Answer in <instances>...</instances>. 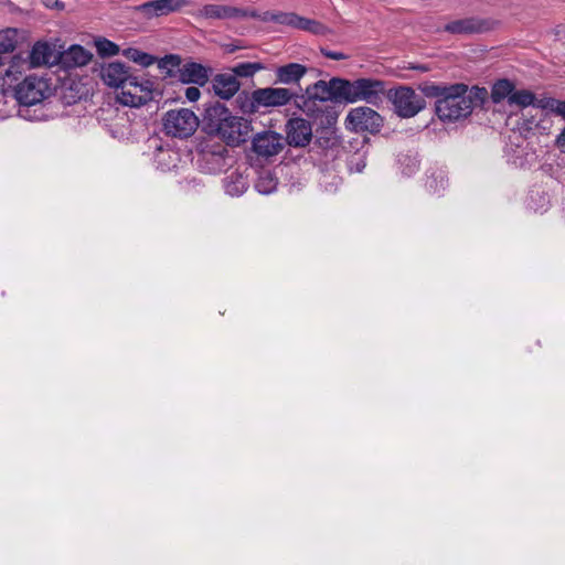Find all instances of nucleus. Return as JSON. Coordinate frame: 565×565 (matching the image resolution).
<instances>
[{
  "mask_svg": "<svg viewBox=\"0 0 565 565\" xmlns=\"http://www.w3.org/2000/svg\"><path fill=\"white\" fill-rule=\"evenodd\" d=\"M419 88L426 97L436 99L435 111L444 122H456L468 118L475 108H482L489 98L486 87H469L463 83H426Z\"/></svg>",
  "mask_w": 565,
  "mask_h": 565,
  "instance_id": "f257e3e1",
  "label": "nucleus"
},
{
  "mask_svg": "<svg viewBox=\"0 0 565 565\" xmlns=\"http://www.w3.org/2000/svg\"><path fill=\"white\" fill-rule=\"evenodd\" d=\"M339 84L342 87L339 89V94H342V103L344 104L363 100L370 105L379 106L387 93L385 82L375 78L363 77L355 81L342 78Z\"/></svg>",
  "mask_w": 565,
  "mask_h": 565,
  "instance_id": "f03ea898",
  "label": "nucleus"
},
{
  "mask_svg": "<svg viewBox=\"0 0 565 565\" xmlns=\"http://www.w3.org/2000/svg\"><path fill=\"white\" fill-rule=\"evenodd\" d=\"M296 92L287 87H264L252 92L246 104L242 106L246 113H256L260 107H282L295 102Z\"/></svg>",
  "mask_w": 565,
  "mask_h": 565,
  "instance_id": "7ed1b4c3",
  "label": "nucleus"
},
{
  "mask_svg": "<svg viewBox=\"0 0 565 565\" xmlns=\"http://www.w3.org/2000/svg\"><path fill=\"white\" fill-rule=\"evenodd\" d=\"M392 103L394 113L401 118H412L426 107V100L411 86L401 85L386 93Z\"/></svg>",
  "mask_w": 565,
  "mask_h": 565,
  "instance_id": "20e7f679",
  "label": "nucleus"
},
{
  "mask_svg": "<svg viewBox=\"0 0 565 565\" xmlns=\"http://www.w3.org/2000/svg\"><path fill=\"white\" fill-rule=\"evenodd\" d=\"M162 121L164 132L180 139L192 136L200 124L198 116L188 108L167 111Z\"/></svg>",
  "mask_w": 565,
  "mask_h": 565,
  "instance_id": "39448f33",
  "label": "nucleus"
},
{
  "mask_svg": "<svg viewBox=\"0 0 565 565\" xmlns=\"http://www.w3.org/2000/svg\"><path fill=\"white\" fill-rule=\"evenodd\" d=\"M153 85L151 79L131 75L117 95V100L129 107L145 105L152 99Z\"/></svg>",
  "mask_w": 565,
  "mask_h": 565,
  "instance_id": "423d86ee",
  "label": "nucleus"
},
{
  "mask_svg": "<svg viewBox=\"0 0 565 565\" xmlns=\"http://www.w3.org/2000/svg\"><path fill=\"white\" fill-rule=\"evenodd\" d=\"M294 104L318 125L330 126L337 124L338 114L332 106L318 102L305 93H296Z\"/></svg>",
  "mask_w": 565,
  "mask_h": 565,
  "instance_id": "0eeeda50",
  "label": "nucleus"
},
{
  "mask_svg": "<svg viewBox=\"0 0 565 565\" xmlns=\"http://www.w3.org/2000/svg\"><path fill=\"white\" fill-rule=\"evenodd\" d=\"M49 94L50 86L47 81L34 75L26 76L13 89L14 98L23 106L39 104L44 100Z\"/></svg>",
  "mask_w": 565,
  "mask_h": 565,
  "instance_id": "6e6552de",
  "label": "nucleus"
},
{
  "mask_svg": "<svg viewBox=\"0 0 565 565\" xmlns=\"http://www.w3.org/2000/svg\"><path fill=\"white\" fill-rule=\"evenodd\" d=\"M249 131L250 122L247 119L230 114L215 135L228 146H238L247 140Z\"/></svg>",
  "mask_w": 565,
  "mask_h": 565,
  "instance_id": "1a4fd4ad",
  "label": "nucleus"
},
{
  "mask_svg": "<svg viewBox=\"0 0 565 565\" xmlns=\"http://www.w3.org/2000/svg\"><path fill=\"white\" fill-rule=\"evenodd\" d=\"M347 122L354 131L374 132L380 130L383 119L374 109L361 106L349 111Z\"/></svg>",
  "mask_w": 565,
  "mask_h": 565,
  "instance_id": "9d476101",
  "label": "nucleus"
},
{
  "mask_svg": "<svg viewBox=\"0 0 565 565\" xmlns=\"http://www.w3.org/2000/svg\"><path fill=\"white\" fill-rule=\"evenodd\" d=\"M286 141L295 148H305L312 140V126L310 121L301 117L290 118L285 126Z\"/></svg>",
  "mask_w": 565,
  "mask_h": 565,
  "instance_id": "9b49d317",
  "label": "nucleus"
},
{
  "mask_svg": "<svg viewBox=\"0 0 565 565\" xmlns=\"http://www.w3.org/2000/svg\"><path fill=\"white\" fill-rule=\"evenodd\" d=\"M285 146L284 137L273 130H266L256 134L252 139L253 151L262 158H271L277 156Z\"/></svg>",
  "mask_w": 565,
  "mask_h": 565,
  "instance_id": "f8f14e48",
  "label": "nucleus"
},
{
  "mask_svg": "<svg viewBox=\"0 0 565 565\" xmlns=\"http://www.w3.org/2000/svg\"><path fill=\"white\" fill-rule=\"evenodd\" d=\"M188 4L189 0H150L134 7V11L147 20H151L178 12Z\"/></svg>",
  "mask_w": 565,
  "mask_h": 565,
  "instance_id": "ddd939ff",
  "label": "nucleus"
},
{
  "mask_svg": "<svg viewBox=\"0 0 565 565\" xmlns=\"http://www.w3.org/2000/svg\"><path fill=\"white\" fill-rule=\"evenodd\" d=\"M198 17L209 20H239L246 18H256L257 13L243 8H236L232 6L204 4L198 12Z\"/></svg>",
  "mask_w": 565,
  "mask_h": 565,
  "instance_id": "4468645a",
  "label": "nucleus"
},
{
  "mask_svg": "<svg viewBox=\"0 0 565 565\" xmlns=\"http://www.w3.org/2000/svg\"><path fill=\"white\" fill-rule=\"evenodd\" d=\"M339 82H342V78L333 77L329 82L320 79L308 85L303 93L324 104L328 102L342 103V94H339V89L342 87Z\"/></svg>",
  "mask_w": 565,
  "mask_h": 565,
  "instance_id": "2eb2a0df",
  "label": "nucleus"
},
{
  "mask_svg": "<svg viewBox=\"0 0 565 565\" xmlns=\"http://www.w3.org/2000/svg\"><path fill=\"white\" fill-rule=\"evenodd\" d=\"M211 73V67L196 62H188L178 70V79L183 84L204 86L209 82Z\"/></svg>",
  "mask_w": 565,
  "mask_h": 565,
  "instance_id": "dca6fc26",
  "label": "nucleus"
},
{
  "mask_svg": "<svg viewBox=\"0 0 565 565\" xmlns=\"http://www.w3.org/2000/svg\"><path fill=\"white\" fill-rule=\"evenodd\" d=\"M230 114V110L220 102L206 104L202 118L203 129L209 135H215Z\"/></svg>",
  "mask_w": 565,
  "mask_h": 565,
  "instance_id": "f3484780",
  "label": "nucleus"
},
{
  "mask_svg": "<svg viewBox=\"0 0 565 565\" xmlns=\"http://www.w3.org/2000/svg\"><path fill=\"white\" fill-rule=\"evenodd\" d=\"M489 29V24L486 20L478 18H465L451 21L444 26V31L458 34L468 35L475 33H481Z\"/></svg>",
  "mask_w": 565,
  "mask_h": 565,
  "instance_id": "a211bd4d",
  "label": "nucleus"
},
{
  "mask_svg": "<svg viewBox=\"0 0 565 565\" xmlns=\"http://www.w3.org/2000/svg\"><path fill=\"white\" fill-rule=\"evenodd\" d=\"M131 75L128 67L120 62L109 63L104 65L100 70V76L104 83L110 87L120 89Z\"/></svg>",
  "mask_w": 565,
  "mask_h": 565,
  "instance_id": "6ab92c4d",
  "label": "nucleus"
},
{
  "mask_svg": "<svg viewBox=\"0 0 565 565\" xmlns=\"http://www.w3.org/2000/svg\"><path fill=\"white\" fill-rule=\"evenodd\" d=\"M308 68L299 63H289L275 70V84L294 85L307 74Z\"/></svg>",
  "mask_w": 565,
  "mask_h": 565,
  "instance_id": "aec40b11",
  "label": "nucleus"
},
{
  "mask_svg": "<svg viewBox=\"0 0 565 565\" xmlns=\"http://www.w3.org/2000/svg\"><path fill=\"white\" fill-rule=\"evenodd\" d=\"M239 82L233 74H218L213 79V89L223 99H230L239 89Z\"/></svg>",
  "mask_w": 565,
  "mask_h": 565,
  "instance_id": "412c9836",
  "label": "nucleus"
},
{
  "mask_svg": "<svg viewBox=\"0 0 565 565\" xmlns=\"http://www.w3.org/2000/svg\"><path fill=\"white\" fill-rule=\"evenodd\" d=\"M29 58L32 67L51 64L52 58H54V50L47 43L36 42L30 52Z\"/></svg>",
  "mask_w": 565,
  "mask_h": 565,
  "instance_id": "4be33fe9",
  "label": "nucleus"
},
{
  "mask_svg": "<svg viewBox=\"0 0 565 565\" xmlns=\"http://www.w3.org/2000/svg\"><path fill=\"white\" fill-rule=\"evenodd\" d=\"M515 85L508 78L498 79L491 87L490 98L493 104H500L504 99L510 104V96L513 95Z\"/></svg>",
  "mask_w": 565,
  "mask_h": 565,
  "instance_id": "5701e85b",
  "label": "nucleus"
},
{
  "mask_svg": "<svg viewBox=\"0 0 565 565\" xmlns=\"http://www.w3.org/2000/svg\"><path fill=\"white\" fill-rule=\"evenodd\" d=\"M447 181L445 169L435 167L427 171L426 188L429 191L438 193L440 190L445 189Z\"/></svg>",
  "mask_w": 565,
  "mask_h": 565,
  "instance_id": "b1692460",
  "label": "nucleus"
},
{
  "mask_svg": "<svg viewBox=\"0 0 565 565\" xmlns=\"http://www.w3.org/2000/svg\"><path fill=\"white\" fill-rule=\"evenodd\" d=\"M335 125H319L317 129L316 142L324 149L331 148L337 145L338 137L335 135Z\"/></svg>",
  "mask_w": 565,
  "mask_h": 565,
  "instance_id": "393cba45",
  "label": "nucleus"
},
{
  "mask_svg": "<svg viewBox=\"0 0 565 565\" xmlns=\"http://www.w3.org/2000/svg\"><path fill=\"white\" fill-rule=\"evenodd\" d=\"M18 44V32L15 29L0 31V54L7 56L13 53Z\"/></svg>",
  "mask_w": 565,
  "mask_h": 565,
  "instance_id": "a878e982",
  "label": "nucleus"
},
{
  "mask_svg": "<svg viewBox=\"0 0 565 565\" xmlns=\"http://www.w3.org/2000/svg\"><path fill=\"white\" fill-rule=\"evenodd\" d=\"M224 188L227 194L237 196L245 192L247 183L241 174L232 173L225 178Z\"/></svg>",
  "mask_w": 565,
  "mask_h": 565,
  "instance_id": "bb28decb",
  "label": "nucleus"
},
{
  "mask_svg": "<svg viewBox=\"0 0 565 565\" xmlns=\"http://www.w3.org/2000/svg\"><path fill=\"white\" fill-rule=\"evenodd\" d=\"M509 105H515L522 108L531 105L540 107V100H536L535 95L529 89H514L513 95L510 96Z\"/></svg>",
  "mask_w": 565,
  "mask_h": 565,
  "instance_id": "cd10ccee",
  "label": "nucleus"
},
{
  "mask_svg": "<svg viewBox=\"0 0 565 565\" xmlns=\"http://www.w3.org/2000/svg\"><path fill=\"white\" fill-rule=\"evenodd\" d=\"M265 70L263 63L245 62L233 66L232 72L235 77H253L257 72Z\"/></svg>",
  "mask_w": 565,
  "mask_h": 565,
  "instance_id": "c85d7f7f",
  "label": "nucleus"
},
{
  "mask_svg": "<svg viewBox=\"0 0 565 565\" xmlns=\"http://www.w3.org/2000/svg\"><path fill=\"white\" fill-rule=\"evenodd\" d=\"M124 55L143 67H148L156 62V57L149 53L142 52L135 47H128L124 51Z\"/></svg>",
  "mask_w": 565,
  "mask_h": 565,
  "instance_id": "c756f323",
  "label": "nucleus"
},
{
  "mask_svg": "<svg viewBox=\"0 0 565 565\" xmlns=\"http://www.w3.org/2000/svg\"><path fill=\"white\" fill-rule=\"evenodd\" d=\"M297 29L308 31L317 35H323L328 32V28L317 20L300 18Z\"/></svg>",
  "mask_w": 565,
  "mask_h": 565,
  "instance_id": "7c9ffc66",
  "label": "nucleus"
},
{
  "mask_svg": "<svg viewBox=\"0 0 565 565\" xmlns=\"http://www.w3.org/2000/svg\"><path fill=\"white\" fill-rule=\"evenodd\" d=\"M300 15L292 12H278L271 13L269 20L279 24L289 25L297 29L298 23L300 22Z\"/></svg>",
  "mask_w": 565,
  "mask_h": 565,
  "instance_id": "2f4dec72",
  "label": "nucleus"
},
{
  "mask_svg": "<svg viewBox=\"0 0 565 565\" xmlns=\"http://www.w3.org/2000/svg\"><path fill=\"white\" fill-rule=\"evenodd\" d=\"M276 186L277 180L270 173L262 174L255 184L257 191L263 194L271 193L273 191H275Z\"/></svg>",
  "mask_w": 565,
  "mask_h": 565,
  "instance_id": "473e14b6",
  "label": "nucleus"
},
{
  "mask_svg": "<svg viewBox=\"0 0 565 565\" xmlns=\"http://www.w3.org/2000/svg\"><path fill=\"white\" fill-rule=\"evenodd\" d=\"M68 56L77 66L86 65L92 58V54L79 45H73L68 51Z\"/></svg>",
  "mask_w": 565,
  "mask_h": 565,
  "instance_id": "72a5a7b5",
  "label": "nucleus"
},
{
  "mask_svg": "<svg viewBox=\"0 0 565 565\" xmlns=\"http://www.w3.org/2000/svg\"><path fill=\"white\" fill-rule=\"evenodd\" d=\"M95 44L100 56H113L119 52V46L107 39H98Z\"/></svg>",
  "mask_w": 565,
  "mask_h": 565,
  "instance_id": "f704fd0d",
  "label": "nucleus"
},
{
  "mask_svg": "<svg viewBox=\"0 0 565 565\" xmlns=\"http://www.w3.org/2000/svg\"><path fill=\"white\" fill-rule=\"evenodd\" d=\"M541 108H551L555 114L565 118V100L547 99L540 100Z\"/></svg>",
  "mask_w": 565,
  "mask_h": 565,
  "instance_id": "c9c22d12",
  "label": "nucleus"
},
{
  "mask_svg": "<svg viewBox=\"0 0 565 565\" xmlns=\"http://www.w3.org/2000/svg\"><path fill=\"white\" fill-rule=\"evenodd\" d=\"M159 66L162 68L169 67L171 68H180L182 66L181 64V57L179 55H166L159 63Z\"/></svg>",
  "mask_w": 565,
  "mask_h": 565,
  "instance_id": "e433bc0d",
  "label": "nucleus"
},
{
  "mask_svg": "<svg viewBox=\"0 0 565 565\" xmlns=\"http://www.w3.org/2000/svg\"><path fill=\"white\" fill-rule=\"evenodd\" d=\"M201 96V92L198 87L190 86L185 89V97L189 102H196Z\"/></svg>",
  "mask_w": 565,
  "mask_h": 565,
  "instance_id": "4c0bfd02",
  "label": "nucleus"
},
{
  "mask_svg": "<svg viewBox=\"0 0 565 565\" xmlns=\"http://www.w3.org/2000/svg\"><path fill=\"white\" fill-rule=\"evenodd\" d=\"M321 53L326 57L334 60V61H340V60H345L347 58V55L343 54L342 52H335V51H329V50L322 49Z\"/></svg>",
  "mask_w": 565,
  "mask_h": 565,
  "instance_id": "58836bf2",
  "label": "nucleus"
},
{
  "mask_svg": "<svg viewBox=\"0 0 565 565\" xmlns=\"http://www.w3.org/2000/svg\"><path fill=\"white\" fill-rule=\"evenodd\" d=\"M401 68L402 70H415V71H419L422 73H426V72L430 71V67L425 64H414V63H408L407 65H404Z\"/></svg>",
  "mask_w": 565,
  "mask_h": 565,
  "instance_id": "ea45409f",
  "label": "nucleus"
},
{
  "mask_svg": "<svg viewBox=\"0 0 565 565\" xmlns=\"http://www.w3.org/2000/svg\"><path fill=\"white\" fill-rule=\"evenodd\" d=\"M225 47L228 53H233L236 50L242 49V46L235 44H227Z\"/></svg>",
  "mask_w": 565,
  "mask_h": 565,
  "instance_id": "a19ab883",
  "label": "nucleus"
},
{
  "mask_svg": "<svg viewBox=\"0 0 565 565\" xmlns=\"http://www.w3.org/2000/svg\"><path fill=\"white\" fill-rule=\"evenodd\" d=\"M7 62H8V56H2V55L0 54V68H1L3 65H6V64H7Z\"/></svg>",
  "mask_w": 565,
  "mask_h": 565,
  "instance_id": "79ce46f5",
  "label": "nucleus"
},
{
  "mask_svg": "<svg viewBox=\"0 0 565 565\" xmlns=\"http://www.w3.org/2000/svg\"><path fill=\"white\" fill-rule=\"evenodd\" d=\"M12 66L6 71V76H10L12 74Z\"/></svg>",
  "mask_w": 565,
  "mask_h": 565,
  "instance_id": "37998d69",
  "label": "nucleus"
},
{
  "mask_svg": "<svg viewBox=\"0 0 565 565\" xmlns=\"http://www.w3.org/2000/svg\"><path fill=\"white\" fill-rule=\"evenodd\" d=\"M46 7H51L52 6V1L47 0L44 2Z\"/></svg>",
  "mask_w": 565,
  "mask_h": 565,
  "instance_id": "c03bdc74",
  "label": "nucleus"
}]
</instances>
